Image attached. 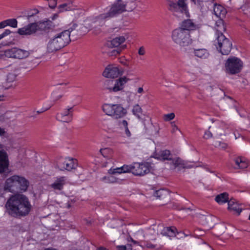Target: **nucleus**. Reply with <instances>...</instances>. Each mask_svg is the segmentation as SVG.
I'll return each instance as SVG.
<instances>
[{"label":"nucleus","instance_id":"1","mask_svg":"<svg viewBox=\"0 0 250 250\" xmlns=\"http://www.w3.org/2000/svg\"><path fill=\"white\" fill-rule=\"evenodd\" d=\"M136 7V3L134 1H129L125 3L121 0H117L111 5L104 9L99 15L91 17L89 20L92 23L98 25L103 24L105 21L117 14H121L125 11H131Z\"/></svg>","mask_w":250,"mask_h":250},{"label":"nucleus","instance_id":"2","mask_svg":"<svg viewBox=\"0 0 250 250\" xmlns=\"http://www.w3.org/2000/svg\"><path fill=\"white\" fill-rule=\"evenodd\" d=\"M5 207L6 212L13 217L25 216L32 209L28 197L22 194L11 195L6 201Z\"/></svg>","mask_w":250,"mask_h":250},{"label":"nucleus","instance_id":"3","mask_svg":"<svg viewBox=\"0 0 250 250\" xmlns=\"http://www.w3.org/2000/svg\"><path fill=\"white\" fill-rule=\"evenodd\" d=\"M72 26L68 29L58 33L48 39L45 44V50L47 53H54L70 42V33L78 26L74 22L72 23Z\"/></svg>","mask_w":250,"mask_h":250},{"label":"nucleus","instance_id":"4","mask_svg":"<svg viewBox=\"0 0 250 250\" xmlns=\"http://www.w3.org/2000/svg\"><path fill=\"white\" fill-rule=\"evenodd\" d=\"M29 185L28 180L24 177L14 175L6 179L4 184V189L12 193L22 192L27 190Z\"/></svg>","mask_w":250,"mask_h":250},{"label":"nucleus","instance_id":"5","mask_svg":"<svg viewBox=\"0 0 250 250\" xmlns=\"http://www.w3.org/2000/svg\"><path fill=\"white\" fill-rule=\"evenodd\" d=\"M103 112L115 119L122 118L127 114V110L121 104L105 103L102 106Z\"/></svg>","mask_w":250,"mask_h":250},{"label":"nucleus","instance_id":"6","mask_svg":"<svg viewBox=\"0 0 250 250\" xmlns=\"http://www.w3.org/2000/svg\"><path fill=\"white\" fill-rule=\"evenodd\" d=\"M173 41L181 46H187L192 42L190 33L189 31L177 28L172 32L171 35Z\"/></svg>","mask_w":250,"mask_h":250},{"label":"nucleus","instance_id":"7","mask_svg":"<svg viewBox=\"0 0 250 250\" xmlns=\"http://www.w3.org/2000/svg\"><path fill=\"white\" fill-rule=\"evenodd\" d=\"M130 80L127 76H123L116 80L105 81L104 87L110 92H117L124 89L126 83Z\"/></svg>","mask_w":250,"mask_h":250},{"label":"nucleus","instance_id":"8","mask_svg":"<svg viewBox=\"0 0 250 250\" xmlns=\"http://www.w3.org/2000/svg\"><path fill=\"white\" fill-rule=\"evenodd\" d=\"M185 0H179L177 3L174 2L171 0H168L167 3V8L175 16H178V13H181L186 15L187 17H189L190 15Z\"/></svg>","mask_w":250,"mask_h":250},{"label":"nucleus","instance_id":"9","mask_svg":"<svg viewBox=\"0 0 250 250\" xmlns=\"http://www.w3.org/2000/svg\"><path fill=\"white\" fill-rule=\"evenodd\" d=\"M243 67V62L235 57L228 58L225 63V69L227 73L234 75L239 73Z\"/></svg>","mask_w":250,"mask_h":250},{"label":"nucleus","instance_id":"10","mask_svg":"<svg viewBox=\"0 0 250 250\" xmlns=\"http://www.w3.org/2000/svg\"><path fill=\"white\" fill-rule=\"evenodd\" d=\"M29 55L30 52L29 51L18 47H13L5 50L2 52V54H1V56L18 60L25 59L27 58Z\"/></svg>","mask_w":250,"mask_h":250},{"label":"nucleus","instance_id":"11","mask_svg":"<svg viewBox=\"0 0 250 250\" xmlns=\"http://www.w3.org/2000/svg\"><path fill=\"white\" fill-rule=\"evenodd\" d=\"M217 49L222 55H228L232 48L231 42L225 36L217 37L214 41Z\"/></svg>","mask_w":250,"mask_h":250},{"label":"nucleus","instance_id":"12","mask_svg":"<svg viewBox=\"0 0 250 250\" xmlns=\"http://www.w3.org/2000/svg\"><path fill=\"white\" fill-rule=\"evenodd\" d=\"M39 24L38 22L31 23L23 27L19 28L18 33L21 35H30L35 33L39 30Z\"/></svg>","mask_w":250,"mask_h":250},{"label":"nucleus","instance_id":"13","mask_svg":"<svg viewBox=\"0 0 250 250\" xmlns=\"http://www.w3.org/2000/svg\"><path fill=\"white\" fill-rule=\"evenodd\" d=\"M73 116V108L67 107L57 114V119L62 122L68 123L72 120Z\"/></svg>","mask_w":250,"mask_h":250},{"label":"nucleus","instance_id":"14","mask_svg":"<svg viewBox=\"0 0 250 250\" xmlns=\"http://www.w3.org/2000/svg\"><path fill=\"white\" fill-rule=\"evenodd\" d=\"M57 9L58 13H61L68 11L76 10V14H83V11L82 10L76 9V6L72 0H68L60 4L57 7Z\"/></svg>","mask_w":250,"mask_h":250},{"label":"nucleus","instance_id":"15","mask_svg":"<svg viewBox=\"0 0 250 250\" xmlns=\"http://www.w3.org/2000/svg\"><path fill=\"white\" fill-rule=\"evenodd\" d=\"M122 74L119 68L115 65H108L103 73L104 77L107 78H116Z\"/></svg>","mask_w":250,"mask_h":250},{"label":"nucleus","instance_id":"16","mask_svg":"<svg viewBox=\"0 0 250 250\" xmlns=\"http://www.w3.org/2000/svg\"><path fill=\"white\" fill-rule=\"evenodd\" d=\"M172 155L169 150L165 149L159 152L155 151L151 157L155 158L160 161L171 160Z\"/></svg>","mask_w":250,"mask_h":250},{"label":"nucleus","instance_id":"17","mask_svg":"<svg viewBox=\"0 0 250 250\" xmlns=\"http://www.w3.org/2000/svg\"><path fill=\"white\" fill-rule=\"evenodd\" d=\"M77 166V160L71 157H66L62 163V168L70 171L75 169Z\"/></svg>","mask_w":250,"mask_h":250},{"label":"nucleus","instance_id":"18","mask_svg":"<svg viewBox=\"0 0 250 250\" xmlns=\"http://www.w3.org/2000/svg\"><path fill=\"white\" fill-rule=\"evenodd\" d=\"M197 27V25L191 19L185 20L181 22L180 24L179 28L183 30L189 31L195 30Z\"/></svg>","mask_w":250,"mask_h":250},{"label":"nucleus","instance_id":"19","mask_svg":"<svg viewBox=\"0 0 250 250\" xmlns=\"http://www.w3.org/2000/svg\"><path fill=\"white\" fill-rule=\"evenodd\" d=\"M152 193L157 199L164 201V203L170 199V193L164 189H160L154 191L152 189Z\"/></svg>","mask_w":250,"mask_h":250},{"label":"nucleus","instance_id":"20","mask_svg":"<svg viewBox=\"0 0 250 250\" xmlns=\"http://www.w3.org/2000/svg\"><path fill=\"white\" fill-rule=\"evenodd\" d=\"M9 161L7 153L0 150V173L5 170L8 167Z\"/></svg>","mask_w":250,"mask_h":250},{"label":"nucleus","instance_id":"21","mask_svg":"<svg viewBox=\"0 0 250 250\" xmlns=\"http://www.w3.org/2000/svg\"><path fill=\"white\" fill-rule=\"evenodd\" d=\"M125 41V38L123 36L118 37L114 38L107 43L110 47H118L121 46L122 48H125V45H122Z\"/></svg>","mask_w":250,"mask_h":250},{"label":"nucleus","instance_id":"22","mask_svg":"<svg viewBox=\"0 0 250 250\" xmlns=\"http://www.w3.org/2000/svg\"><path fill=\"white\" fill-rule=\"evenodd\" d=\"M214 14L220 19L224 18L227 13L226 9L222 5L217 4L216 2L213 8Z\"/></svg>","mask_w":250,"mask_h":250},{"label":"nucleus","instance_id":"23","mask_svg":"<svg viewBox=\"0 0 250 250\" xmlns=\"http://www.w3.org/2000/svg\"><path fill=\"white\" fill-rule=\"evenodd\" d=\"M228 209L237 215H239L242 211V208L236 203L234 199H230L228 202Z\"/></svg>","mask_w":250,"mask_h":250},{"label":"nucleus","instance_id":"24","mask_svg":"<svg viewBox=\"0 0 250 250\" xmlns=\"http://www.w3.org/2000/svg\"><path fill=\"white\" fill-rule=\"evenodd\" d=\"M66 179L64 177L57 178L55 181L51 185V188L54 189L61 190L65 184Z\"/></svg>","mask_w":250,"mask_h":250},{"label":"nucleus","instance_id":"25","mask_svg":"<svg viewBox=\"0 0 250 250\" xmlns=\"http://www.w3.org/2000/svg\"><path fill=\"white\" fill-rule=\"evenodd\" d=\"M118 126L122 133H124L127 137L131 136V132L128 127V123L125 120L119 121L118 123Z\"/></svg>","mask_w":250,"mask_h":250},{"label":"nucleus","instance_id":"26","mask_svg":"<svg viewBox=\"0 0 250 250\" xmlns=\"http://www.w3.org/2000/svg\"><path fill=\"white\" fill-rule=\"evenodd\" d=\"M193 53L195 56L202 59H207L209 55L208 51L205 48L194 49Z\"/></svg>","mask_w":250,"mask_h":250},{"label":"nucleus","instance_id":"27","mask_svg":"<svg viewBox=\"0 0 250 250\" xmlns=\"http://www.w3.org/2000/svg\"><path fill=\"white\" fill-rule=\"evenodd\" d=\"M122 169L125 173L132 172L133 174H137V172L134 170L135 168H137L138 169L139 168V163H134L131 165H124L121 167Z\"/></svg>","mask_w":250,"mask_h":250},{"label":"nucleus","instance_id":"28","mask_svg":"<svg viewBox=\"0 0 250 250\" xmlns=\"http://www.w3.org/2000/svg\"><path fill=\"white\" fill-rule=\"evenodd\" d=\"M176 228L174 227L164 228L161 234L168 237L176 236Z\"/></svg>","mask_w":250,"mask_h":250},{"label":"nucleus","instance_id":"29","mask_svg":"<svg viewBox=\"0 0 250 250\" xmlns=\"http://www.w3.org/2000/svg\"><path fill=\"white\" fill-rule=\"evenodd\" d=\"M100 153L104 158L107 160H110L113 154L114 151L111 148L104 147L100 149Z\"/></svg>","mask_w":250,"mask_h":250},{"label":"nucleus","instance_id":"30","mask_svg":"<svg viewBox=\"0 0 250 250\" xmlns=\"http://www.w3.org/2000/svg\"><path fill=\"white\" fill-rule=\"evenodd\" d=\"M216 36L217 37L224 36L223 34V32L225 31L226 27L224 24L223 21L221 20L216 22Z\"/></svg>","mask_w":250,"mask_h":250},{"label":"nucleus","instance_id":"31","mask_svg":"<svg viewBox=\"0 0 250 250\" xmlns=\"http://www.w3.org/2000/svg\"><path fill=\"white\" fill-rule=\"evenodd\" d=\"M101 126L103 130L109 131L112 129V121L110 119H104L101 121Z\"/></svg>","mask_w":250,"mask_h":250},{"label":"nucleus","instance_id":"32","mask_svg":"<svg viewBox=\"0 0 250 250\" xmlns=\"http://www.w3.org/2000/svg\"><path fill=\"white\" fill-rule=\"evenodd\" d=\"M229 194L227 192H224L217 195L215 197V200L219 204H224L228 202Z\"/></svg>","mask_w":250,"mask_h":250},{"label":"nucleus","instance_id":"33","mask_svg":"<svg viewBox=\"0 0 250 250\" xmlns=\"http://www.w3.org/2000/svg\"><path fill=\"white\" fill-rule=\"evenodd\" d=\"M114 174H110L102 178L101 181L105 183H115L118 181V179Z\"/></svg>","mask_w":250,"mask_h":250},{"label":"nucleus","instance_id":"34","mask_svg":"<svg viewBox=\"0 0 250 250\" xmlns=\"http://www.w3.org/2000/svg\"><path fill=\"white\" fill-rule=\"evenodd\" d=\"M234 161L235 164L239 168H246L248 166V163L241 157L236 158Z\"/></svg>","mask_w":250,"mask_h":250},{"label":"nucleus","instance_id":"35","mask_svg":"<svg viewBox=\"0 0 250 250\" xmlns=\"http://www.w3.org/2000/svg\"><path fill=\"white\" fill-rule=\"evenodd\" d=\"M6 74V81L8 83H11L14 82L16 77V74L14 71L9 72L8 69H6L5 71Z\"/></svg>","mask_w":250,"mask_h":250},{"label":"nucleus","instance_id":"36","mask_svg":"<svg viewBox=\"0 0 250 250\" xmlns=\"http://www.w3.org/2000/svg\"><path fill=\"white\" fill-rule=\"evenodd\" d=\"M172 164L174 166L175 168L182 166L183 168H185L184 161L179 157H177L175 159H172Z\"/></svg>","mask_w":250,"mask_h":250},{"label":"nucleus","instance_id":"37","mask_svg":"<svg viewBox=\"0 0 250 250\" xmlns=\"http://www.w3.org/2000/svg\"><path fill=\"white\" fill-rule=\"evenodd\" d=\"M150 164L147 162L142 163V176L144 174H147L150 172Z\"/></svg>","mask_w":250,"mask_h":250},{"label":"nucleus","instance_id":"38","mask_svg":"<svg viewBox=\"0 0 250 250\" xmlns=\"http://www.w3.org/2000/svg\"><path fill=\"white\" fill-rule=\"evenodd\" d=\"M108 173L110 174H122L125 173L122 167L111 168L108 170Z\"/></svg>","mask_w":250,"mask_h":250},{"label":"nucleus","instance_id":"39","mask_svg":"<svg viewBox=\"0 0 250 250\" xmlns=\"http://www.w3.org/2000/svg\"><path fill=\"white\" fill-rule=\"evenodd\" d=\"M144 124L146 130L148 128H150L153 127L151 123V118L148 116H146L144 119Z\"/></svg>","mask_w":250,"mask_h":250},{"label":"nucleus","instance_id":"40","mask_svg":"<svg viewBox=\"0 0 250 250\" xmlns=\"http://www.w3.org/2000/svg\"><path fill=\"white\" fill-rule=\"evenodd\" d=\"M7 25L13 28H16L18 26V21L15 19H9L6 20Z\"/></svg>","mask_w":250,"mask_h":250},{"label":"nucleus","instance_id":"41","mask_svg":"<svg viewBox=\"0 0 250 250\" xmlns=\"http://www.w3.org/2000/svg\"><path fill=\"white\" fill-rule=\"evenodd\" d=\"M215 3V2H214V0H208L204 2V3L203 4V6L207 7V10H211L213 8V6H214Z\"/></svg>","mask_w":250,"mask_h":250},{"label":"nucleus","instance_id":"42","mask_svg":"<svg viewBox=\"0 0 250 250\" xmlns=\"http://www.w3.org/2000/svg\"><path fill=\"white\" fill-rule=\"evenodd\" d=\"M133 114L137 116L138 118H140L141 113V107L139 104H136L134 105L132 109Z\"/></svg>","mask_w":250,"mask_h":250},{"label":"nucleus","instance_id":"43","mask_svg":"<svg viewBox=\"0 0 250 250\" xmlns=\"http://www.w3.org/2000/svg\"><path fill=\"white\" fill-rule=\"evenodd\" d=\"M62 97V95L59 92H54L51 94V100L54 102L58 101Z\"/></svg>","mask_w":250,"mask_h":250},{"label":"nucleus","instance_id":"44","mask_svg":"<svg viewBox=\"0 0 250 250\" xmlns=\"http://www.w3.org/2000/svg\"><path fill=\"white\" fill-rule=\"evenodd\" d=\"M175 117V114L173 113H169L167 114H165L164 115V120L165 121H169L172 119H173Z\"/></svg>","mask_w":250,"mask_h":250},{"label":"nucleus","instance_id":"45","mask_svg":"<svg viewBox=\"0 0 250 250\" xmlns=\"http://www.w3.org/2000/svg\"><path fill=\"white\" fill-rule=\"evenodd\" d=\"M216 147H219L222 149H226L227 147V144L220 141L216 142L214 145Z\"/></svg>","mask_w":250,"mask_h":250},{"label":"nucleus","instance_id":"46","mask_svg":"<svg viewBox=\"0 0 250 250\" xmlns=\"http://www.w3.org/2000/svg\"><path fill=\"white\" fill-rule=\"evenodd\" d=\"M11 33V31L9 29H6L4 31L0 34V40L5 37L9 35Z\"/></svg>","mask_w":250,"mask_h":250},{"label":"nucleus","instance_id":"47","mask_svg":"<svg viewBox=\"0 0 250 250\" xmlns=\"http://www.w3.org/2000/svg\"><path fill=\"white\" fill-rule=\"evenodd\" d=\"M5 117L8 119H14L15 117V114L12 112H7L5 114Z\"/></svg>","mask_w":250,"mask_h":250},{"label":"nucleus","instance_id":"48","mask_svg":"<svg viewBox=\"0 0 250 250\" xmlns=\"http://www.w3.org/2000/svg\"><path fill=\"white\" fill-rule=\"evenodd\" d=\"M212 134L211 132L208 130L205 131L204 135V138L206 139H208L212 137Z\"/></svg>","mask_w":250,"mask_h":250},{"label":"nucleus","instance_id":"49","mask_svg":"<svg viewBox=\"0 0 250 250\" xmlns=\"http://www.w3.org/2000/svg\"><path fill=\"white\" fill-rule=\"evenodd\" d=\"M117 250H131L127 249L126 246L125 245H118L116 246Z\"/></svg>","mask_w":250,"mask_h":250},{"label":"nucleus","instance_id":"50","mask_svg":"<svg viewBox=\"0 0 250 250\" xmlns=\"http://www.w3.org/2000/svg\"><path fill=\"white\" fill-rule=\"evenodd\" d=\"M7 26L6 20L0 22V29L4 28Z\"/></svg>","mask_w":250,"mask_h":250},{"label":"nucleus","instance_id":"51","mask_svg":"<svg viewBox=\"0 0 250 250\" xmlns=\"http://www.w3.org/2000/svg\"><path fill=\"white\" fill-rule=\"evenodd\" d=\"M59 17L58 13H55L52 16H51L50 19L51 20L54 21L56 20Z\"/></svg>","mask_w":250,"mask_h":250},{"label":"nucleus","instance_id":"52","mask_svg":"<svg viewBox=\"0 0 250 250\" xmlns=\"http://www.w3.org/2000/svg\"><path fill=\"white\" fill-rule=\"evenodd\" d=\"M134 170L135 171H136L137 172L138 171V173L137 174H133L134 175H139L141 174V164L140 163H139V168L138 170L137 168H135Z\"/></svg>","mask_w":250,"mask_h":250},{"label":"nucleus","instance_id":"53","mask_svg":"<svg viewBox=\"0 0 250 250\" xmlns=\"http://www.w3.org/2000/svg\"><path fill=\"white\" fill-rule=\"evenodd\" d=\"M6 132L4 129L0 127V136H4L5 135Z\"/></svg>","mask_w":250,"mask_h":250},{"label":"nucleus","instance_id":"54","mask_svg":"<svg viewBox=\"0 0 250 250\" xmlns=\"http://www.w3.org/2000/svg\"><path fill=\"white\" fill-rule=\"evenodd\" d=\"M146 247L148 248L153 249L155 248L156 246L151 243H147L146 245Z\"/></svg>","mask_w":250,"mask_h":250},{"label":"nucleus","instance_id":"55","mask_svg":"<svg viewBox=\"0 0 250 250\" xmlns=\"http://www.w3.org/2000/svg\"><path fill=\"white\" fill-rule=\"evenodd\" d=\"M172 131L173 132L176 131V130H178V127L175 125H173V123H172Z\"/></svg>","mask_w":250,"mask_h":250},{"label":"nucleus","instance_id":"56","mask_svg":"<svg viewBox=\"0 0 250 250\" xmlns=\"http://www.w3.org/2000/svg\"><path fill=\"white\" fill-rule=\"evenodd\" d=\"M4 190H5L4 188H0V197H1L3 196V195L4 194Z\"/></svg>","mask_w":250,"mask_h":250},{"label":"nucleus","instance_id":"57","mask_svg":"<svg viewBox=\"0 0 250 250\" xmlns=\"http://www.w3.org/2000/svg\"><path fill=\"white\" fill-rule=\"evenodd\" d=\"M179 233H181L182 234L184 235L185 237L188 236V235H191V233H189V234H186L184 232H180V233L177 232L178 234H179Z\"/></svg>","mask_w":250,"mask_h":250},{"label":"nucleus","instance_id":"58","mask_svg":"<svg viewBox=\"0 0 250 250\" xmlns=\"http://www.w3.org/2000/svg\"><path fill=\"white\" fill-rule=\"evenodd\" d=\"M145 53V50L143 49V47H142V52H141V54H142V55L144 54Z\"/></svg>","mask_w":250,"mask_h":250},{"label":"nucleus","instance_id":"59","mask_svg":"<svg viewBox=\"0 0 250 250\" xmlns=\"http://www.w3.org/2000/svg\"><path fill=\"white\" fill-rule=\"evenodd\" d=\"M99 250H108L107 249H105L104 248H100Z\"/></svg>","mask_w":250,"mask_h":250},{"label":"nucleus","instance_id":"60","mask_svg":"<svg viewBox=\"0 0 250 250\" xmlns=\"http://www.w3.org/2000/svg\"><path fill=\"white\" fill-rule=\"evenodd\" d=\"M57 3H56L53 6H49L51 8H54L56 6Z\"/></svg>","mask_w":250,"mask_h":250},{"label":"nucleus","instance_id":"61","mask_svg":"<svg viewBox=\"0 0 250 250\" xmlns=\"http://www.w3.org/2000/svg\"><path fill=\"white\" fill-rule=\"evenodd\" d=\"M84 30H83V32H84V33L88 31L87 28H86L85 27H84Z\"/></svg>","mask_w":250,"mask_h":250},{"label":"nucleus","instance_id":"62","mask_svg":"<svg viewBox=\"0 0 250 250\" xmlns=\"http://www.w3.org/2000/svg\"><path fill=\"white\" fill-rule=\"evenodd\" d=\"M44 250H56L55 249H45Z\"/></svg>","mask_w":250,"mask_h":250},{"label":"nucleus","instance_id":"63","mask_svg":"<svg viewBox=\"0 0 250 250\" xmlns=\"http://www.w3.org/2000/svg\"><path fill=\"white\" fill-rule=\"evenodd\" d=\"M138 53L139 54H141V48H140L138 50Z\"/></svg>","mask_w":250,"mask_h":250},{"label":"nucleus","instance_id":"64","mask_svg":"<svg viewBox=\"0 0 250 250\" xmlns=\"http://www.w3.org/2000/svg\"><path fill=\"white\" fill-rule=\"evenodd\" d=\"M138 91L139 93H140L141 92V88H139L138 89Z\"/></svg>","mask_w":250,"mask_h":250}]
</instances>
